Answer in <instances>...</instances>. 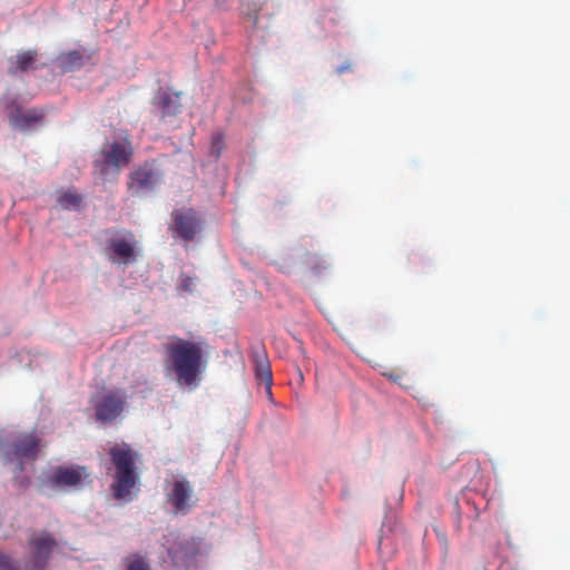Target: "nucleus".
<instances>
[{"mask_svg": "<svg viewBox=\"0 0 570 570\" xmlns=\"http://www.w3.org/2000/svg\"><path fill=\"white\" fill-rule=\"evenodd\" d=\"M203 342H191L183 338H175L165 345L167 363L176 374L179 384L185 386L197 385L198 376L204 370Z\"/></svg>", "mask_w": 570, "mask_h": 570, "instance_id": "obj_1", "label": "nucleus"}, {"mask_svg": "<svg viewBox=\"0 0 570 570\" xmlns=\"http://www.w3.org/2000/svg\"><path fill=\"white\" fill-rule=\"evenodd\" d=\"M110 461L115 468L111 491L117 500H131L139 490V472L137 462L140 455L128 443L114 444L108 451Z\"/></svg>", "mask_w": 570, "mask_h": 570, "instance_id": "obj_2", "label": "nucleus"}, {"mask_svg": "<svg viewBox=\"0 0 570 570\" xmlns=\"http://www.w3.org/2000/svg\"><path fill=\"white\" fill-rule=\"evenodd\" d=\"M29 546L31 553L23 566L0 552V570H45L57 541L49 532L42 531L30 538Z\"/></svg>", "mask_w": 570, "mask_h": 570, "instance_id": "obj_3", "label": "nucleus"}, {"mask_svg": "<svg viewBox=\"0 0 570 570\" xmlns=\"http://www.w3.org/2000/svg\"><path fill=\"white\" fill-rule=\"evenodd\" d=\"M132 154L131 142L128 137H125L120 141H114L104 146L99 154L100 158L95 160V167L102 177L108 174L109 167L114 169L115 175H118L120 168L130 163Z\"/></svg>", "mask_w": 570, "mask_h": 570, "instance_id": "obj_4", "label": "nucleus"}, {"mask_svg": "<svg viewBox=\"0 0 570 570\" xmlns=\"http://www.w3.org/2000/svg\"><path fill=\"white\" fill-rule=\"evenodd\" d=\"M174 238L183 239L185 243L194 242L203 229V220L199 214L193 209H175L171 213L169 226Z\"/></svg>", "mask_w": 570, "mask_h": 570, "instance_id": "obj_5", "label": "nucleus"}, {"mask_svg": "<svg viewBox=\"0 0 570 570\" xmlns=\"http://www.w3.org/2000/svg\"><path fill=\"white\" fill-rule=\"evenodd\" d=\"M89 481V473L85 466H57L48 476V482L59 489L77 488Z\"/></svg>", "mask_w": 570, "mask_h": 570, "instance_id": "obj_6", "label": "nucleus"}, {"mask_svg": "<svg viewBox=\"0 0 570 570\" xmlns=\"http://www.w3.org/2000/svg\"><path fill=\"white\" fill-rule=\"evenodd\" d=\"M126 395L124 392L108 391L95 401L97 420L109 422L115 420L124 410Z\"/></svg>", "mask_w": 570, "mask_h": 570, "instance_id": "obj_7", "label": "nucleus"}, {"mask_svg": "<svg viewBox=\"0 0 570 570\" xmlns=\"http://www.w3.org/2000/svg\"><path fill=\"white\" fill-rule=\"evenodd\" d=\"M39 451V439L35 434H21L7 452L9 460H18V470H22V460H35Z\"/></svg>", "mask_w": 570, "mask_h": 570, "instance_id": "obj_8", "label": "nucleus"}, {"mask_svg": "<svg viewBox=\"0 0 570 570\" xmlns=\"http://www.w3.org/2000/svg\"><path fill=\"white\" fill-rule=\"evenodd\" d=\"M136 239L131 232H126L122 237H114L108 243L109 256L112 262L132 263L136 261L135 253Z\"/></svg>", "mask_w": 570, "mask_h": 570, "instance_id": "obj_9", "label": "nucleus"}, {"mask_svg": "<svg viewBox=\"0 0 570 570\" xmlns=\"http://www.w3.org/2000/svg\"><path fill=\"white\" fill-rule=\"evenodd\" d=\"M200 547L195 539H187L168 549V554L176 568H190L195 558L199 554Z\"/></svg>", "mask_w": 570, "mask_h": 570, "instance_id": "obj_10", "label": "nucleus"}, {"mask_svg": "<svg viewBox=\"0 0 570 570\" xmlns=\"http://www.w3.org/2000/svg\"><path fill=\"white\" fill-rule=\"evenodd\" d=\"M191 495L190 482L185 479L176 480L168 493V502L174 507L176 513H187L190 509L188 501Z\"/></svg>", "mask_w": 570, "mask_h": 570, "instance_id": "obj_11", "label": "nucleus"}, {"mask_svg": "<svg viewBox=\"0 0 570 570\" xmlns=\"http://www.w3.org/2000/svg\"><path fill=\"white\" fill-rule=\"evenodd\" d=\"M156 184V175L153 168L144 166L132 171L127 183L132 196H138L144 190H150Z\"/></svg>", "mask_w": 570, "mask_h": 570, "instance_id": "obj_12", "label": "nucleus"}, {"mask_svg": "<svg viewBox=\"0 0 570 570\" xmlns=\"http://www.w3.org/2000/svg\"><path fill=\"white\" fill-rule=\"evenodd\" d=\"M43 118L45 112L40 109L33 108L22 110L19 108L14 112L10 114L9 122L16 129L28 130L35 125L41 122Z\"/></svg>", "mask_w": 570, "mask_h": 570, "instance_id": "obj_13", "label": "nucleus"}, {"mask_svg": "<svg viewBox=\"0 0 570 570\" xmlns=\"http://www.w3.org/2000/svg\"><path fill=\"white\" fill-rule=\"evenodd\" d=\"M254 363H255L256 379L258 381L263 382L266 385L268 393H271L273 375H272L269 361H268L266 353L263 348L256 350L254 352Z\"/></svg>", "mask_w": 570, "mask_h": 570, "instance_id": "obj_14", "label": "nucleus"}, {"mask_svg": "<svg viewBox=\"0 0 570 570\" xmlns=\"http://www.w3.org/2000/svg\"><path fill=\"white\" fill-rule=\"evenodd\" d=\"M38 52L36 50H26L19 52L10 60L9 73L17 75L18 72H26L33 69L37 61Z\"/></svg>", "mask_w": 570, "mask_h": 570, "instance_id": "obj_15", "label": "nucleus"}, {"mask_svg": "<svg viewBox=\"0 0 570 570\" xmlns=\"http://www.w3.org/2000/svg\"><path fill=\"white\" fill-rule=\"evenodd\" d=\"M155 105L161 110L163 116L176 115L181 107L179 94L160 92L155 98Z\"/></svg>", "mask_w": 570, "mask_h": 570, "instance_id": "obj_16", "label": "nucleus"}, {"mask_svg": "<svg viewBox=\"0 0 570 570\" xmlns=\"http://www.w3.org/2000/svg\"><path fill=\"white\" fill-rule=\"evenodd\" d=\"M59 67L63 72L79 69L83 65V56L77 51H69L58 57Z\"/></svg>", "mask_w": 570, "mask_h": 570, "instance_id": "obj_17", "label": "nucleus"}, {"mask_svg": "<svg viewBox=\"0 0 570 570\" xmlns=\"http://www.w3.org/2000/svg\"><path fill=\"white\" fill-rule=\"evenodd\" d=\"M58 203L65 209L79 208L82 203V196L68 190L58 196Z\"/></svg>", "mask_w": 570, "mask_h": 570, "instance_id": "obj_18", "label": "nucleus"}, {"mask_svg": "<svg viewBox=\"0 0 570 570\" xmlns=\"http://www.w3.org/2000/svg\"><path fill=\"white\" fill-rule=\"evenodd\" d=\"M225 148L224 135L214 132L210 137L209 155L217 160Z\"/></svg>", "mask_w": 570, "mask_h": 570, "instance_id": "obj_19", "label": "nucleus"}, {"mask_svg": "<svg viewBox=\"0 0 570 570\" xmlns=\"http://www.w3.org/2000/svg\"><path fill=\"white\" fill-rule=\"evenodd\" d=\"M124 562L126 570H150L145 557L138 553L128 556Z\"/></svg>", "mask_w": 570, "mask_h": 570, "instance_id": "obj_20", "label": "nucleus"}, {"mask_svg": "<svg viewBox=\"0 0 570 570\" xmlns=\"http://www.w3.org/2000/svg\"><path fill=\"white\" fill-rule=\"evenodd\" d=\"M306 265L315 273H321L322 269H325L327 267V264L324 259L318 258L315 255H309L306 258Z\"/></svg>", "mask_w": 570, "mask_h": 570, "instance_id": "obj_21", "label": "nucleus"}, {"mask_svg": "<svg viewBox=\"0 0 570 570\" xmlns=\"http://www.w3.org/2000/svg\"><path fill=\"white\" fill-rule=\"evenodd\" d=\"M387 541V539L381 537L380 540H379V546H377V550L383 556V554H386L385 551H384V547H385V542Z\"/></svg>", "mask_w": 570, "mask_h": 570, "instance_id": "obj_22", "label": "nucleus"}, {"mask_svg": "<svg viewBox=\"0 0 570 570\" xmlns=\"http://www.w3.org/2000/svg\"><path fill=\"white\" fill-rule=\"evenodd\" d=\"M384 376L389 377L390 380L394 381V382H399L403 375L402 374H392V373H384Z\"/></svg>", "mask_w": 570, "mask_h": 570, "instance_id": "obj_23", "label": "nucleus"}, {"mask_svg": "<svg viewBox=\"0 0 570 570\" xmlns=\"http://www.w3.org/2000/svg\"><path fill=\"white\" fill-rule=\"evenodd\" d=\"M190 285H191V279L190 278H187V279L184 281V287L185 288L189 289Z\"/></svg>", "mask_w": 570, "mask_h": 570, "instance_id": "obj_24", "label": "nucleus"}]
</instances>
